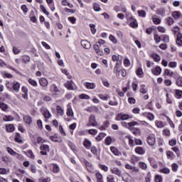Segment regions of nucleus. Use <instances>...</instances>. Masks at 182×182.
Here are the masks:
<instances>
[{
	"label": "nucleus",
	"instance_id": "nucleus-53",
	"mask_svg": "<svg viewBox=\"0 0 182 182\" xmlns=\"http://www.w3.org/2000/svg\"><path fill=\"white\" fill-rule=\"evenodd\" d=\"M105 143L107 146H110V144H112V137L107 136L105 139Z\"/></svg>",
	"mask_w": 182,
	"mask_h": 182
},
{
	"label": "nucleus",
	"instance_id": "nucleus-25",
	"mask_svg": "<svg viewBox=\"0 0 182 182\" xmlns=\"http://www.w3.org/2000/svg\"><path fill=\"white\" fill-rule=\"evenodd\" d=\"M51 92H54L55 93H59L60 92V90L58 88V86L56 85L53 84L50 86Z\"/></svg>",
	"mask_w": 182,
	"mask_h": 182
},
{
	"label": "nucleus",
	"instance_id": "nucleus-43",
	"mask_svg": "<svg viewBox=\"0 0 182 182\" xmlns=\"http://www.w3.org/2000/svg\"><path fill=\"white\" fill-rule=\"evenodd\" d=\"M0 108L4 112H6V109H8V105H6L5 103H0Z\"/></svg>",
	"mask_w": 182,
	"mask_h": 182
},
{
	"label": "nucleus",
	"instance_id": "nucleus-13",
	"mask_svg": "<svg viewBox=\"0 0 182 182\" xmlns=\"http://www.w3.org/2000/svg\"><path fill=\"white\" fill-rule=\"evenodd\" d=\"M66 114L69 117H73V116L75 114L73 113V109H72V107L69 105H67V112H66Z\"/></svg>",
	"mask_w": 182,
	"mask_h": 182
},
{
	"label": "nucleus",
	"instance_id": "nucleus-46",
	"mask_svg": "<svg viewBox=\"0 0 182 182\" xmlns=\"http://www.w3.org/2000/svg\"><path fill=\"white\" fill-rule=\"evenodd\" d=\"M40 8L41 11L43 12V14H45V15H47V16H49V12L46 10V8H45V6L41 5Z\"/></svg>",
	"mask_w": 182,
	"mask_h": 182
},
{
	"label": "nucleus",
	"instance_id": "nucleus-32",
	"mask_svg": "<svg viewBox=\"0 0 182 182\" xmlns=\"http://www.w3.org/2000/svg\"><path fill=\"white\" fill-rule=\"evenodd\" d=\"M172 16H173L175 19H178V18L181 16V13L180 11H173L172 12Z\"/></svg>",
	"mask_w": 182,
	"mask_h": 182
},
{
	"label": "nucleus",
	"instance_id": "nucleus-7",
	"mask_svg": "<svg viewBox=\"0 0 182 182\" xmlns=\"http://www.w3.org/2000/svg\"><path fill=\"white\" fill-rule=\"evenodd\" d=\"M81 46H82V48H84V49H90L91 46H92L90 43L89 41H87V40L81 41Z\"/></svg>",
	"mask_w": 182,
	"mask_h": 182
},
{
	"label": "nucleus",
	"instance_id": "nucleus-40",
	"mask_svg": "<svg viewBox=\"0 0 182 182\" xmlns=\"http://www.w3.org/2000/svg\"><path fill=\"white\" fill-rule=\"evenodd\" d=\"M172 31L175 35H177V33H180V27L176 26L173 28H172Z\"/></svg>",
	"mask_w": 182,
	"mask_h": 182
},
{
	"label": "nucleus",
	"instance_id": "nucleus-30",
	"mask_svg": "<svg viewBox=\"0 0 182 182\" xmlns=\"http://www.w3.org/2000/svg\"><path fill=\"white\" fill-rule=\"evenodd\" d=\"M51 167H53V170L54 173H59L60 168H59V165L53 164H51Z\"/></svg>",
	"mask_w": 182,
	"mask_h": 182
},
{
	"label": "nucleus",
	"instance_id": "nucleus-20",
	"mask_svg": "<svg viewBox=\"0 0 182 182\" xmlns=\"http://www.w3.org/2000/svg\"><path fill=\"white\" fill-rule=\"evenodd\" d=\"M23 119V122H25L26 124H31V123H32V117L28 115H24Z\"/></svg>",
	"mask_w": 182,
	"mask_h": 182
},
{
	"label": "nucleus",
	"instance_id": "nucleus-57",
	"mask_svg": "<svg viewBox=\"0 0 182 182\" xmlns=\"http://www.w3.org/2000/svg\"><path fill=\"white\" fill-rule=\"evenodd\" d=\"M155 182H163V178L161 176L156 175L155 176Z\"/></svg>",
	"mask_w": 182,
	"mask_h": 182
},
{
	"label": "nucleus",
	"instance_id": "nucleus-8",
	"mask_svg": "<svg viewBox=\"0 0 182 182\" xmlns=\"http://www.w3.org/2000/svg\"><path fill=\"white\" fill-rule=\"evenodd\" d=\"M84 86L87 89L93 90L96 87V84L93 82H84Z\"/></svg>",
	"mask_w": 182,
	"mask_h": 182
},
{
	"label": "nucleus",
	"instance_id": "nucleus-63",
	"mask_svg": "<svg viewBox=\"0 0 182 182\" xmlns=\"http://www.w3.org/2000/svg\"><path fill=\"white\" fill-rule=\"evenodd\" d=\"M164 73L166 75V76H173V72H171L168 69H166Z\"/></svg>",
	"mask_w": 182,
	"mask_h": 182
},
{
	"label": "nucleus",
	"instance_id": "nucleus-49",
	"mask_svg": "<svg viewBox=\"0 0 182 182\" xmlns=\"http://www.w3.org/2000/svg\"><path fill=\"white\" fill-rule=\"evenodd\" d=\"M107 182H115L114 181V176L113 175H109L107 176Z\"/></svg>",
	"mask_w": 182,
	"mask_h": 182
},
{
	"label": "nucleus",
	"instance_id": "nucleus-1",
	"mask_svg": "<svg viewBox=\"0 0 182 182\" xmlns=\"http://www.w3.org/2000/svg\"><path fill=\"white\" fill-rule=\"evenodd\" d=\"M7 89L12 92L13 90L18 93L19 92V89H21V84L18 82H7L6 84Z\"/></svg>",
	"mask_w": 182,
	"mask_h": 182
},
{
	"label": "nucleus",
	"instance_id": "nucleus-55",
	"mask_svg": "<svg viewBox=\"0 0 182 182\" xmlns=\"http://www.w3.org/2000/svg\"><path fill=\"white\" fill-rule=\"evenodd\" d=\"M23 62H24V63H28V62H31V58L28 55H24L23 58Z\"/></svg>",
	"mask_w": 182,
	"mask_h": 182
},
{
	"label": "nucleus",
	"instance_id": "nucleus-26",
	"mask_svg": "<svg viewBox=\"0 0 182 182\" xmlns=\"http://www.w3.org/2000/svg\"><path fill=\"white\" fill-rule=\"evenodd\" d=\"M152 21L155 25H159V23L161 22V20L159 18H156V15H154L152 16Z\"/></svg>",
	"mask_w": 182,
	"mask_h": 182
},
{
	"label": "nucleus",
	"instance_id": "nucleus-22",
	"mask_svg": "<svg viewBox=\"0 0 182 182\" xmlns=\"http://www.w3.org/2000/svg\"><path fill=\"white\" fill-rule=\"evenodd\" d=\"M157 15H161V16H166V9L161 8L156 11Z\"/></svg>",
	"mask_w": 182,
	"mask_h": 182
},
{
	"label": "nucleus",
	"instance_id": "nucleus-60",
	"mask_svg": "<svg viewBox=\"0 0 182 182\" xmlns=\"http://www.w3.org/2000/svg\"><path fill=\"white\" fill-rule=\"evenodd\" d=\"M171 167H172V171L174 172L178 170V165L177 164H172Z\"/></svg>",
	"mask_w": 182,
	"mask_h": 182
},
{
	"label": "nucleus",
	"instance_id": "nucleus-36",
	"mask_svg": "<svg viewBox=\"0 0 182 182\" xmlns=\"http://www.w3.org/2000/svg\"><path fill=\"white\" fill-rule=\"evenodd\" d=\"M6 151L11 154V156H16V152L10 147H7Z\"/></svg>",
	"mask_w": 182,
	"mask_h": 182
},
{
	"label": "nucleus",
	"instance_id": "nucleus-51",
	"mask_svg": "<svg viewBox=\"0 0 182 182\" xmlns=\"http://www.w3.org/2000/svg\"><path fill=\"white\" fill-rule=\"evenodd\" d=\"M166 22L168 25L170 26L173 25V23H174V20L173 19V18L168 17L166 18Z\"/></svg>",
	"mask_w": 182,
	"mask_h": 182
},
{
	"label": "nucleus",
	"instance_id": "nucleus-19",
	"mask_svg": "<svg viewBox=\"0 0 182 182\" xmlns=\"http://www.w3.org/2000/svg\"><path fill=\"white\" fill-rule=\"evenodd\" d=\"M39 83L43 87H46V86L48 85V80H46V78H41L39 80Z\"/></svg>",
	"mask_w": 182,
	"mask_h": 182
},
{
	"label": "nucleus",
	"instance_id": "nucleus-62",
	"mask_svg": "<svg viewBox=\"0 0 182 182\" xmlns=\"http://www.w3.org/2000/svg\"><path fill=\"white\" fill-rule=\"evenodd\" d=\"M94 11L96 12H100V6L97 4H94L93 5Z\"/></svg>",
	"mask_w": 182,
	"mask_h": 182
},
{
	"label": "nucleus",
	"instance_id": "nucleus-2",
	"mask_svg": "<svg viewBox=\"0 0 182 182\" xmlns=\"http://www.w3.org/2000/svg\"><path fill=\"white\" fill-rule=\"evenodd\" d=\"M122 125L124 127H126L127 129H129V130H132V127H134V126H139L140 124L137 122L133 121L131 122H122Z\"/></svg>",
	"mask_w": 182,
	"mask_h": 182
},
{
	"label": "nucleus",
	"instance_id": "nucleus-4",
	"mask_svg": "<svg viewBox=\"0 0 182 182\" xmlns=\"http://www.w3.org/2000/svg\"><path fill=\"white\" fill-rule=\"evenodd\" d=\"M129 119H130V117L129 116V114L119 113L117 114L115 120L120 122L121 120H129Z\"/></svg>",
	"mask_w": 182,
	"mask_h": 182
},
{
	"label": "nucleus",
	"instance_id": "nucleus-37",
	"mask_svg": "<svg viewBox=\"0 0 182 182\" xmlns=\"http://www.w3.org/2000/svg\"><path fill=\"white\" fill-rule=\"evenodd\" d=\"M130 130H132L133 134H134L135 136H139V134H140V129L138 128H133L132 129H131Z\"/></svg>",
	"mask_w": 182,
	"mask_h": 182
},
{
	"label": "nucleus",
	"instance_id": "nucleus-28",
	"mask_svg": "<svg viewBox=\"0 0 182 182\" xmlns=\"http://www.w3.org/2000/svg\"><path fill=\"white\" fill-rule=\"evenodd\" d=\"M84 146L85 147V149H90V147H92V142L90 141H89L88 139H85L84 141Z\"/></svg>",
	"mask_w": 182,
	"mask_h": 182
},
{
	"label": "nucleus",
	"instance_id": "nucleus-31",
	"mask_svg": "<svg viewBox=\"0 0 182 182\" xmlns=\"http://www.w3.org/2000/svg\"><path fill=\"white\" fill-rule=\"evenodd\" d=\"M6 129L7 132L11 133L15 130V127L14 126V124H9L6 127Z\"/></svg>",
	"mask_w": 182,
	"mask_h": 182
},
{
	"label": "nucleus",
	"instance_id": "nucleus-39",
	"mask_svg": "<svg viewBox=\"0 0 182 182\" xmlns=\"http://www.w3.org/2000/svg\"><path fill=\"white\" fill-rule=\"evenodd\" d=\"M138 15L141 18H146V11L144 10L138 11Z\"/></svg>",
	"mask_w": 182,
	"mask_h": 182
},
{
	"label": "nucleus",
	"instance_id": "nucleus-10",
	"mask_svg": "<svg viewBox=\"0 0 182 182\" xmlns=\"http://www.w3.org/2000/svg\"><path fill=\"white\" fill-rule=\"evenodd\" d=\"M43 116H44L45 119H50L52 114H50L48 109L45 108L43 111Z\"/></svg>",
	"mask_w": 182,
	"mask_h": 182
},
{
	"label": "nucleus",
	"instance_id": "nucleus-38",
	"mask_svg": "<svg viewBox=\"0 0 182 182\" xmlns=\"http://www.w3.org/2000/svg\"><path fill=\"white\" fill-rule=\"evenodd\" d=\"M80 99H83L85 100H90V97L86 94H81L79 95Z\"/></svg>",
	"mask_w": 182,
	"mask_h": 182
},
{
	"label": "nucleus",
	"instance_id": "nucleus-33",
	"mask_svg": "<svg viewBox=\"0 0 182 182\" xmlns=\"http://www.w3.org/2000/svg\"><path fill=\"white\" fill-rule=\"evenodd\" d=\"M110 124V123L109 122V121H105L102 126L100 127V130H105V129H107V127H109V125Z\"/></svg>",
	"mask_w": 182,
	"mask_h": 182
},
{
	"label": "nucleus",
	"instance_id": "nucleus-27",
	"mask_svg": "<svg viewBox=\"0 0 182 182\" xmlns=\"http://www.w3.org/2000/svg\"><path fill=\"white\" fill-rule=\"evenodd\" d=\"M56 112L58 114H60V116H63V114H65L63 109H62V107L59 105L56 107Z\"/></svg>",
	"mask_w": 182,
	"mask_h": 182
},
{
	"label": "nucleus",
	"instance_id": "nucleus-42",
	"mask_svg": "<svg viewBox=\"0 0 182 182\" xmlns=\"http://www.w3.org/2000/svg\"><path fill=\"white\" fill-rule=\"evenodd\" d=\"M166 156H167L168 159H173L174 153H173V151H167Z\"/></svg>",
	"mask_w": 182,
	"mask_h": 182
},
{
	"label": "nucleus",
	"instance_id": "nucleus-5",
	"mask_svg": "<svg viewBox=\"0 0 182 182\" xmlns=\"http://www.w3.org/2000/svg\"><path fill=\"white\" fill-rule=\"evenodd\" d=\"M41 151V154H42V156H46V154H48L50 149H49V146H48L47 144H43L40 147Z\"/></svg>",
	"mask_w": 182,
	"mask_h": 182
},
{
	"label": "nucleus",
	"instance_id": "nucleus-34",
	"mask_svg": "<svg viewBox=\"0 0 182 182\" xmlns=\"http://www.w3.org/2000/svg\"><path fill=\"white\" fill-rule=\"evenodd\" d=\"M122 59V60H123V57L122 55H112V60L114 62H119V60H120Z\"/></svg>",
	"mask_w": 182,
	"mask_h": 182
},
{
	"label": "nucleus",
	"instance_id": "nucleus-48",
	"mask_svg": "<svg viewBox=\"0 0 182 182\" xmlns=\"http://www.w3.org/2000/svg\"><path fill=\"white\" fill-rule=\"evenodd\" d=\"M3 77H7V79H12V74L4 72L2 73Z\"/></svg>",
	"mask_w": 182,
	"mask_h": 182
},
{
	"label": "nucleus",
	"instance_id": "nucleus-50",
	"mask_svg": "<svg viewBox=\"0 0 182 182\" xmlns=\"http://www.w3.org/2000/svg\"><path fill=\"white\" fill-rule=\"evenodd\" d=\"M151 57L155 60V62H159L161 59L160 55H159L158 54H152Z\"/></svg>",
	"mask_w": 182,
	"mask_h": 182
},
{
	"label": "nucleus",
	"instance_id": "nucleus-59",
	"mask_svg": "<svg viewBox=\"0 0 182 182\" xmlns=\"http://www.w3.org/2000/svg\"><path fill=\"white\" fill-rule=\"evenodd\" d=\"M161 173H163L164 174H169L170 169H168V168H164L163 169H161Z\"/></svg>",
	"mask_w": 182,
	"mask_h": 182
},
{
	"label": "nucleus",
	"instance_id": "nucleus-64",
	"mask_svg": "<svg viewBox=\"0 0 182 182\" xmlns=\"http://www.w3.org/2000/svg\"><path fill=\"white\" fill-rule=\"evenodd\" d=\"M177 144V140L176 139H171L169 141V146H171L172 147L176 146Z\"/></svg>",
	"mask_w": 182,
	"mask_h": 182
},
{
	"label": "nucleus",
	"instance_id": "nucleus-24",
	"mask_svg": "<svg viewBox=\"0 0 182 182\" xmlns=\"http://www.w3.org/2000/svg\"><path fill=\"white\" fill-rule=\"evenodd\" d=\"M140 161L139 157L134 155H132L131 156V163H132V164H136V163H137V161Z\"/></svg>",
	"mask_w": 182,
	"mask_h": 182
},
{
	"label": "nucleus",
	"instance_id": "nucleus-3",
	"mask_svg": "<svg viewBox=\"0 0 182 182\" xmlns=\"http://www.w3.org/2000/svg\"><path fill=\"white\" fill-rule=\"evenodd\" d=\"M87 126H92L93 127L97 126V122L96 121V117L95 115H90L89 117V122L87 124Z\"/></svg>",
	"mask_w": 182,
	"mask_h": 182
},
{
	"label": "nucleus",
	"instance_id": "nucleus-35",
	"mask_svg": "<svg viewBox=\"0 0 182 182\" xmlns=\"http://www.w3.org/2000/svg\"><path fill=\"white\" fill-rule=\"evenodd\" d=\"M126 139H128L129 140V144L130 146H134V141L133 140V139H132V136H130V135H127Z\"/></svg>",
	"mask_w": 182,
	"mask_h": 182
},
{
	"label": "nucleus",
	"instance_id": "nucleus-18",
	"mask_svg": "<svg viewBox=\"0 0 182 182\" xmlns=\"http://www.w3.org/2000/svg\"><path fill=\"white\" fill-rule=\"evenodd\" d=\"M94 50H95L97 55H100V56H102L103 55V51L100 50V48H99V46L97 44H95L93 46Z\"/></svg>",
	"mask_w": 182,
	"mask_h": 182
},
{
	"label": "nucleus",
	"instance_id": "nucleus-9",
	"mask_svg": "<svg viewBox=\"0 0 182 182\" xmlns=\"http://www.w3.org/2000/svg\"><path fill=\"white\" fill-rule=\"evenodd\" d=\"M147 143L149 146H154L156 144V138L154 136H148Z\"/></svg>",
	"mask_w": 182,
	"mask_h": 182
},
{
	"label": "nucleus",
	"instance_id": "nucleus-44",
	"mask_svg": "<svg viewBox=\"0 0 182 182\" xmlns=\"http://www.w3.org/2000/svg\"><path fill=\"white\" fill-rule=\"evenodd\" d=\"M154 39L156 41V43H160L161 41V37H160L157 34H154Z\"/></svg>",
	"mask_w": 182,
	"mask_h": 182
},
{
	"label": "nucleus",
	"instance_id": "nucleus-15",
	"mask_svg": "<svg viewBox=\"0 0 182 182\" xmlns=\"http://www.w3.org/2000/svg\"><path fill=\"white\" fill-rule=\"evenodd\" d=\"M151 73H153V75H154L155 76H159V75L161 73V68L157 66L154 69L151 70Z\"/></svg>",
	"mask_w": 182,
	"mask_h": 182
},
{
	"label": "nucleus",
	"instance_id": "nucleus-23",
	"mask_svg": "<svg viewBox=\"0 0 182 182\" xmlns=\"http://www.w3.org/2000/svg\"><path fill=\"white\" fill-rule=\"evenodd\" d=\"M105 137H106V134L103 133V132H101L96 137V141H102V139H105Z\"/></svg>",
	"mask_w": 182,
	"mask_h": 182
},
{
	"label": "nucleus",
	"instance_id": "nucleus-11",
	"mask_svg": "<svg viewBox=\"0 0 182 182\" xmlns=\"http://www.w3.org/2000/svg\"><path fill=\"white\" fill-rule=\"evenodd\" d=\"M125 168H127V170H131L134 173H139V168H137L134 166H132V165H130L129 164L125 165Z\"/></svg>",
	"mask_w": 182,
	"mask_h": 182
},
{
	"label": "nucleus",
	"instance_id": "nucleus-29",
	"mask_svg": "<svg viewBox=\"0 0 182 182\" xmlns=\"http://www.w3.org/2000/svg\"><path fill=\"white\" fill-rule=\"evenodd\" d=\"M175 97L176 99H181L182 98V90H175Z\"/></svg>",
	"mask_w": 182,
	"mask_h": 182
},
{
	"label": "nucleus",
	"instance_id": "nucleus-52",
	"mask_svg": "<svg viewBox=\"0 0 182 182\" xmlns=\"http://www.w3.org/2000/svg\"><path fill=\"white\" fill-rule=\"evenodd\" d=\"M177 86L182 87V77H179L176 82Z\"/></svg>",
	"mask_w": 182,
	"mask_h": 182
},
{
	"label": "nucleus",
	"instance_id": "nucleus-56",
	"mask_svg": "<svg viewBox=\"0 0 182 182\" xmlns=\"http://www.w3.org/2000/svg\"><path fill=\"white\" fill-rule=\"evenodd\" d=\"M162 41L163 42H165V43H168V42H170V38L168 36L164 35Z\"/></svg>",
	"mask_w": 182,
	"mask_h": 182
},
{
	"label": "nucleus",
	"instance_id": "nucleus-58",
	"mask_svg": "<svg viewBox=\"0 0 182 182\" xmlns=\"http://www.w3.org/2000/svg\"><path fill=\"white\" fill-rule=\"evenodd\" d=\"M130 26H132V28H137V26H139V24H137V21L134 20L132 22H131Z\"/></svg>",
	"mask_w": 182,
	"mask_h": 182
},
{
	"label": "nucleus",
	"instance_id": "nucleus-41",
	"mask_svg": "<svg viewBox=\"0 0 182 182\" xmlns=\"http://www.w3.org/2000/svg\"><path fill=\"white\" fill-rule=\"evenodd\" d=\"M28 83H30V85H31V86H38V82H36V80H35L28 78Z\"/></svg>",
	"mask_w": 182,
	"mask_h": 182
},
{
	"label": "nucleus",
	"instance_id": "nucleus-6",
	"mask_svg": "<svg viewBox=\"0 0 182 182\" xmlns=\"http://www.w3.org/2000/svg\"><path fill=\"white\" fill-rule=\"evenodd\" d=\"M110 171L112 174H115V176H118V177H122V171L118 168H111Z\"/></svg>",
	"mask_w": 182,
	"mask_h": 182
},
{
	"label": "nucleus",
	"instance_id": "nucleus-54",
	"mask_svg": "<svg viewBox=\"0 0 182 182\" xmlns=\"http://www.w3.org/2000/svg\"><path fill=\"white\" fill-rule=\"evenodd\" d=\"M136 73L137 76H139V77H141L143 75V70L141 68H138L136 71Z\"/></svg>",
	"mask_w": 182,
	"mask_h": 182
},
{
	"label": "nucleus",
	"instance_id": "nucleus-14",
	"mask_svg": "<svg viewBox=\"0 0 182 182\" xmlns=\"http://www.w3.org/2000/svg\"><path fill=\"white\" fill-rule=\"evenodd\" d=\"M176 44L178 46H182V34L181 33H178L176 36Z\"/></svg>",
	"mask_w": 182,
	"mask_h": 182
},
{
	"label": "nucleus",
	"instance_id": "nucleus-21",
	"mask_svg": "<svg viewBox=\"0 0 182 182\" xmlns=\"http://www.w3.org/2000/svg\"><path fill=\"white\" fill-rule=\"evenodd\" d=\"M110 150H111L112 153H113L114 154V156H121V154H122V153H120V151H119V150H117V149H116V147L111 146Z\"/></svg>",
	"mask_w": 182,
	"mask_h": 182
},
{
	"label": "nucleus",
	"instance_id": "nucleus-45",
	"mask_svg": "<svg viewBox=\"0 0 182 182\" xmlns=\"http://www.w3.org/2000/svg\"><path fill=\"white\" fill-rule=\"evenodd\" d=\"M90 28H91L92 33H93V35H95V33H96V28H95L96 26L93 23H90Z\"/></svg>",
	"mask_w": 182,
	"mask_h": 182
},
{
	"label": "nucleus",
	"instance_id": "nucleus-61",
	"mask_svg": "<svg viewBox=\"0 0 182 182\" xmlns=\"http://www.w3.org/2000/svg\"><path fill=\"white\" fill-rule=\"evenodd\" d=\"M27 156L30 159H35V155L33 154V152L32 151V150H28Z\"/></svg>",
	"mask_w": 182,
	"mask_h": 182
},
{
	"label": "nucleus",
	"instance_id": "nucleus-12",
	"mask_svg": "<svg viewBox=\"0 0 182 182\" xmlns=\"http://www.w3.org/2000/svg\"><path fill=\"white\" fill-rule=\"evenodd\" d=\"M84 164H85V167L90 173H91L92 170H93V165L90 164V162L87 161V160H84Z\"/></svg>",
	"mask_w": 182,
	"mask_h": 182
},
{
	"label": "nucleus",
	"instance_id": "nucleus-47",
	"mask_svg": "<svg viewBox=\"0 0 182 182\" xmlns=\"http://www.w3.org/2000/svg\"><path fill=\"white\" fill-rule=\"evenodd\" d=\"M139 167L142 168V170H147V164L144 162H139Z\"/></svg>",
	"mask_w": 182,
	"mask_h": 182
},
{
	"label": "nucleus",
	"instance_id": "nucleus-16",
	"mask_svg": "<svg viewBox=\"0 0 182 182\" xmlns=\"http://www.w3.org/2000/svg\"><path fill=\"white\" fill-rule=\"evenodd\" d=\"M135 153H136V154H140L141 156H143V154L146 153V150H144V149H143V147L141 146H138L135 149Z\"/></svg>",
	"mask_w": 182,
	"mask_h": 182
},
{
	"label": "nucleus",
	"instance_id": "nucleus-17",
	"mask_svg": "<svg viewBox=\"0 0 182 182\" xmlns=\"http://www.w3.org/2000/svg\"><path fill=\"white\" fill-rule=\"evenodd\" d=\"M65 87H66L68 90H73V82L68 81L64 84Z\"/></svg>",
	"mask_w": 182,
	"mask_h": 182
}]
</instances>
